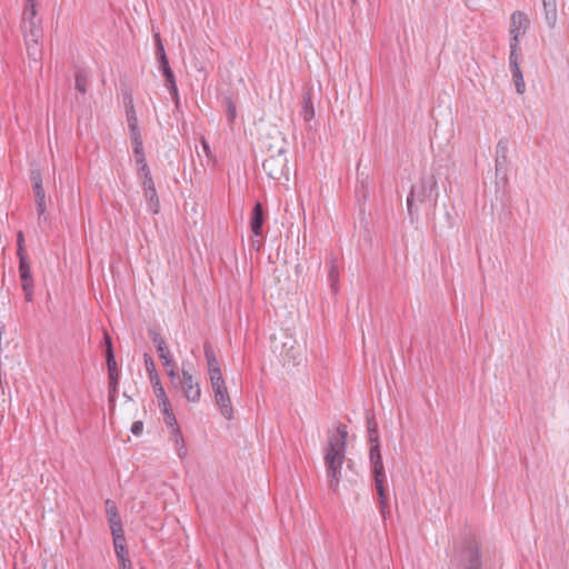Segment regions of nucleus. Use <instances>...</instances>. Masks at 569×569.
Segmentation results:
<instances>
[{
    "label": "nucleus",
    "instance_id": "f8f14e48",
    "mask_svg": "<svg viewBox=\"0 0 569 569\" xmlns=\"http://www.w3.org/2000/svg\"><path fill=\"white\" fill-rule=\"evenodd\" d=\"M509 64H510V70L512 73V79L515 82L516 91H517V93L522 94L526 91V83L523 80L522 71L519 66V57H518L517 51H510Z\"/></svg>",
    "mask_w": 569,
    "mask_h": 569
},
{
    "label": "nucleus",
    "instance_id": "aec40b11",
    "mask_svg": "<svg viewBox=\"0 0 569 569\" xmlns=\"http://www.w3.org/2000/svg\"><path fill=\"white\" fill-rule=\"evenodd\" d=\"M542 7L547 26L551 29L555 28L557 24L556 0H542Z\"/></svg>",
    "mask_w": 569,
    "mask_h": 569
},
{
    "label": "nucleus",
    "instance_id": "8fccbe9b",
    "mask_svg": "<svg viewBox=\"0 0 569 569\" xmlns=\"http://www.w3.org/2000/svg\"><path fill=\"white\" fill-rule=\"evenodd\" d=\"M208 371H209L210 380H213L216 378H218V379L223 378L220 368L208 369Z\"/></svg>",
    "mask_w": 569,
    "mask_h": 569
},
{
    "label": "nucleus",
    "instance_id": "b1692460",
    "mask_svg": "<svg viewBox=\"0 0 569 569\" xmlns=\"http://www.w3.org/2000/svg\"><path fill=\"white\" fill-rule=\"evenodd\" d=\"M31 22H41V19L37 18V3H26L22 24H29Z\"/></svg>",
    "mask_w": 569,
    "mask_h": 569
},
{
    "label": "nucleus",
    "instance_id": "1a4fd4ad",
    "mask_svg": "<svg viewBox=\"0 0 569 569\" xmlns=\"http://www.w3.org/2000/svg\"><path fill=\"white\" fill-rule=\"evenodd\" d=\"M529 26V20L523 12H513L511 16V51H517L519 46V37L525 34Z\"/></svg>",
    "mask_w": 569,
    "mask_h": 569
},
{
    "label": "nucleus",
    "instance_id": "c9c22d12",
    "mask_svg": "<svg viewBox=\"0 0 569 569\" xmlns=\"http://www.w3.org/2000/svg\"><path fill=\"white\" fill-rule=\"evenodd\" d=\"M328 278H329L332 290L337 291L338 270L333 263H331V266H330Z\"/></svg>",
    "mask_w": 569,
    "mask_h": 569
},
{
    "label": "nucleus",
    "instance_id": "58836bf2",
    "mask_svg": "<svg viewBox=\"0 0 569 569\" xmlns=\"http://www.w3.org/2000/svg\"><path fill=\"white\" fill-rule=\"evenodd\" d=\"M162 76L166 79L167 88L170 87V86H174L176 84V77H174V73H173L172 69L164 70L162 72Z\"/></svg>",
    "mask_w": 569,
    "mask_h": 569
},
{
    "label": "nucleus",
    "instance_id": "37998d69",
    "mask_svg": "<svg viewBox=\"0 0 569 569\" xmlns=\"http://www.w3.org/2000/svg\"><path fill=\"white\" fill-rule=\"evenodd\" d=\"M415 197H416V193H415V190L411 189L408 198H407V208H408V212H409V216L412 218L413 217V201H415Z\"/></svg>",
    "mask_w": 569,
    "mask_h": 569
},
{
    "label": "nucleus",
    "instance_id": "79ce46f5",
    "mask_svg": "<svg viewBox=\"0 0 569 569\" xmlns=\"http://www.w3.org/2000/svg\"><path fill=\"white\" fill-rule=\"evenodd\" d=\"M142 188H143V192L148 191V190L156 189L151 174L147 176L146 178H142Z\"/></svg>",
    "mask_w": 569,
    "mask_h": 569
},
{
    "label": "nucleus",
    "instance_id": "2eb2a0df",
    "mask_svg": "<svg viewBox=\"0 0 569 569\" xmlns=\"http://www.w3.org/2000/svg\"><path fill=\"white\" fill-rule=\"evenodd\" d=\"M367 428H368V437L370 442V451H369V459L371 460V455L373 453V450H378L380 452V445H379V433H378V425L376 422V419L373 416L367 417Z\"/></svg>",
    "mask_w": 569,
    "mask_h": 569
},
{
    "label": "nucleus",
    "instance_id": "7ed1b4c3",
    "mask_svg": "<svg viewBox=\"0 0 569 569\" xmlns=\"http://www.w3.org/2000/svg\"><path fill=\"white\" fill-rule=\"evenodd\" d=\"M271 348L274 353H278L284 360L296 361L300 356L299 348L296 346L295 338L286 330H279L270 338Z\"/></svg>",
    "mask_w": 569,
    "mask_h": 569
},
{
    "label": "nucleus",
    "instance_id": "2f4dec72",
    "mask_svg": "<svg viewBox=\"0 0 569 569\" xmlns=\"http://www.w3.org/2000/svg\"><path fill=\"white\" fill-rule=\"evenodd\" d=\"M118 385H119V373L109 376V400L111 403H113L116 400Z\"/></svg>",
    "mask_w": 569,
    "mask_h": 569
},
{
    "label": "nucleus",
    "instance_id": "49530a36",
    "mask_svg": "<svg viewBox=\"0 0 569 569\" xmlns=\"http://www.w3.org/2000/svg\"><path fill=\"white\" fill-rule=\"evenodd\" d=\"M379 505H380V511H381L382 518L387 519V517L390 515V508H389L387 500L379 501Z\"/></svg>",
    "mask_w": 569,
    "mask_h": 569
},
{
    "label": "nucleus",
    "instance_id": "dca6fc26",
    "mask_svg": "<svg viewBox=\"0 0 569 569\" xmlns=\"http://www.w3.org/2000/svg\"><path fill=\"white\" fill-rule=\"evenodd\" d=\"M104 503H106V512H107L110 530L119 531V529H123L121 518L119 516L116 502L110 499H107Z\"/></svg>",
    "mask_w": 569,
    "mask_h": 569
},
{
    "label": "nucleus",
    "instance_id": "393cba45",
    "mask_svg": "<svg viewBox=\"0 0 569 569\" xmlns=\"http://www.w3.org/2000/svg\"><path fill=\"white\" fill-rule=\"evenodd\" d=\"M131 142L137 164L140 166L142 163H147L143 152L142 137L131 138Z\"/></svg>",
    "mask_w": 569,
    "mask_h": 569
},
{
    "label": "nucleus",
    "instance_id": "c756f323",
    "mask_svg": "<svg viewBox=\"0 0 569 569\" xmlns=\"http://www.w3.org/2000/svg\"><path fill=\"white\" fill-rule=\"evenodd\" d=\"M204 357L207 360L208 369L220 368L218 359L210 346H204Z\"/></svg>",
    "mask_w": 569,
    "mask_h": 569
},
{
    "label": "nucleus",
    "instance_id": "ddd939ff",
    "mask_svg": "<svg viewBox=\"0 0 569 569\" xmlns=\"http://www.w3.org/2000/svg\"><path fill=\"white\" fill-rule=\"evenodd\" d=\"M127 123L130 131V138L141 137L139 130V121L136 114L132 98L130 96L124 99Z\"/></svg>",
    "mask_w": 569,
    "mask_h": 569
},
{
    "label": "nucleus",
    "instance_id": "20e7f679",
    "mask_svg": "<svg viewBox=\"0 0 569 569\" xmlns=\"http://www.w3.org/2000/svg\"><path fill=\"white\" fill-rule=\"evenodd\" d=\"M27 53L30 59L38 61L42 56L41 40L43 30L41 22H31L29 24H21Z\"/></svg>",
    "mask_w": 569,
    "mask_h": 569
},
{
    "label": "nucleus",
    "instance_id": "a211bd4d",
    "mask_svg": "<svg viewBox=\"0 0 569 569\" xmlns=\"http://www.w3.org/2000/svg\"><path fill=\"white\" fill-rule=\"evenodd\" d=\"M36 203H37V211H38V220L39 223L42 221H47L46 210H47V201H46V191L43 189V186H36L33 187Z\"/></svg>",
    "mask_w": 569,
    "mask_h": 569
},
{
    "label": "nucleus",
    "instance_id": "0eeeda50",
    "mask_svg": "<svg viewBox=\"0 0 569 569\" xmlns=\"http://www.w3.org/2000/svg\"><path fill=\"white\" fill-rule=\"evenodd\" d=\"M173 385L180 387L188 401L198 402L200 400L201 389L199 382L189 371L182 369V377L178 376V378H176V383Z\"/></svg>",
    "mask_w": 569,
    "mask_h": 569
},
{
    "label": "nucleus",
    "instance_id": "c85d7f7f",
    "mask_svg": "<svg viewBox=\"0 0 569 569\" xmlns=\"http://www.w3.org/2000/svg\"><path fill=\"white\" fill-rule=\"evenodd\" d=\"M88 87V77L83 71H78L76 74V89L84 94Z\"/></svg>",
    "mask_w": 569,
    "mask_h": 569
},
{
    "label": "nucleus",
    "instance_id": "412c9836",
    "mask_svg": "<svg viewBox=\"0 0 569 569\" xmlns=\"http://www.w3.org/2000/svg\"><path fill=\"white\" fill-rule=\"evenodd\" d=\"M159 358L162 361V365L171 380L172 383H176V378H178L177 366L172 359L170 350L164 351L163 353H159Z\"/></svg>",
    "mask_w": 569,
    "mask_h": 569
},
{
    "label": "nucleus",
    "instance_id": "7c9ffc66",
    "mask_svg": "<svg viewBox=\"0 0 569 569\" xmlns=\"http://www.w3.org/2000/svg\"><path fill=\"white\" fill-rule=\"evenodd\" d=\"M113 537L114 551L126 547V538L123 529L111 531Z\"/></svg>",
    "mask_w": 569,
    "mask_h": 569
},
{
    "label": "nucleus",
    "instance_id": "473e14b6",
    "mask_svg": "<svg viewBox=\"0 0 569 569\" xmlns=\"http://www.w3.org/2000/svg\"><path fill=\"white\" fill-rule=\"evenodd\" d=\"M151 339H152L153 345L157 348L158 355L163 353L164 351L169 350V348L167 347V345H166L163 338L160 336V333L152 332Z\"/></svg>",
    "mask_w": 569,
    "mask_h": 569
},
{
    "label": "nucleus",
    "instance_id": "ea45409f",
    "mask_svg": "<svg viewBox=\"0 0 569 569\" xmlns=\"http://www.w3.org/2000/svg\"><path fill=\"white\" fill-rule=\"evenodd\" d=\"M211 382V387H212V390H213V393L219 391V390H223L226 389V382H224V379L223 378H216L213 380H210Z\"/></svg>",
    "mask_w": 569,
    "mask_h": 569
},
{
    "label": "nucleus",
    "instance_id": "f03ea898",
    "mask_svg": "<svg viewBox=\"0 0 569 569\" xmlns=\"http://www.w3.org/2000/svg\"><path fill=\"white\" fill-rule=\"evenodd\" d=\"M461 569H482L480 548L475 538H466L451 559Z\"/></svg>",
    "mask_w": 569,
    "mask_h": 569
},
{
    "label": "nucleus",
    "instance_id": "e433bc0d",
    "mask_svg": "<svg viewBox=\"0 0 569 569\" xmlns=\"http://www.w3.org/2000/svg\"><path fill=\"white\" fill-rule=\"evenodd\" d=\"M30 180L32 182V188L36 187V186H41L42 184L41 171L39 169H37V168L31 169V171H30Z\"/></svg>",
    "mask_w": 569,
    "mask_h": 569
},
{
    "label": "nucleus",
    "instance_id": "13d9d810",
    "mask_svg": "<svg viewBox=\"0 0 569 569\" xmlns=\"http://www.w3.org/2000/svg\"><path fill=\"white\" fill-rule=\"evenodd\" d=\"M425 198H426V194H423L422 197H421L420 194L418 196V200H419L420 202H423V201H425Z\"/></svg>",
    "mask_w": 569,
    "mask_h": 569
},
{
    "label": "nucleus",
    "instance_id": "9d476101",
    "mask_svg": "<svg viewBox=\"0 0 569 569\" xmlns=\"http://www.w3.org/2000/svg\"><path fill=\"white\" fill-rule=\"evenodd\" d=\"M508 141L500 139L496 146L495 171L496 177L507 180L508 172Z\"/></svg>",
    "mask_w": 569,
    "mask_h": 569
},
{
    "label": "nucleus",
    "instance_id": "de8ad7c7",
    "mask_svg": "<svg viewBox=\"0 0 569 569\" xmlns=\"http://www.w3.org/2000/svg\"><path fill=\"white\" fill-rule=\"evenodd\" d=\"M168 90L170 91V94H171L173 101L178 106L179 104V93H178L177 84L168 87Z\"/></svg>",
    "mask_w": 569,
    "mask_h": 569
},
{
    "label": "nucleus",
    "instance_id": "4be33fe9",
    "mask_svg": "<svg viewBox=\"0 0 569 569\" xmlns=\"http://www.w3.org/2000/svg\"><path fill=\"white\" fill-rule=\"evenodd\" d=\"M170 439L174 443L178 457L184 459L188 456V449L180 428H174Z\"/></svg>",
    "mask_w": 569,
    "mask_h": 569
},
{
    "label": "nucleus",
    "instance_id": "6e6d98bb",
    "mask_svg": "<svg viewBox=\"0 0 569 569\" xmlns=\"http://www.w3.org/2000/svg\"><path fill=\"white\" fill-rule=\"evenodd\" d=\"M120 569H131V561L130 558H127V560H119Z\"/></svg>",
    "mask_w": 569,
    "mask_h": 569
},
{
    "label": "nucleus",
    "instance_id": "9b49d317",
    "mask_svg": "<svg viewBox=\"0 0 569 569\" xmlns=\"http://www.w3.org/2000/svg\"><path fill=\"white\" fill-rule=\"evenodd\" d=\"M19 272L26 300L31 301L33 295V279L27 256L21 254V257H19Z\"/></svg>",
    "mask_w": 569,
    "mask_h": 569
},
{
    "label": "nucleus",
    "instance_id": "a878e982",
    "mask_svg": "<svg viewBox=\"0 0 569 569\" xmlns=\"http://www.w3.org/2000/svg\"><path fill=\"white\" fill-rule=\"evenodd\" d=\"M143 194H144V198L147 200L148 209L152 213H158L159 212V208H160V203H159V198H158V194H157V190L156 189L148 190V191H144Z\"/></svg>",
    "mask_w": 569,
    "mask_h": 569
},
{
    "label": "nucleus",
    "instance_id": "4468645a",
    "mask_svg": "<svg viewBox=\"0 0 569 569\" xmlns=\"http://www.w3.org/2000/svg\"><path fill=\"white\" fill-rule=\"evenodd\" d=\"M214 400L220 409L221 415L226 419H231L233 416V409L228 393V389L226 388L223 390L214 392Z\"/></svg>",
    "mask_w": 569,
    "mask_h": 569
},
{
    "label": "nucleus",
    "instance_id": "6ab92c4d",
    "mask_svg": "<svg viewBox=\"0 0 569 569\" xmlns=\"http://www.w3.org/2000/svg\"><path fill=\"white\" fill-rule=\"evenodd\" d=\"M301 117L305 121L309 122L315 118V107L312 102V92L311 90H307L303 93L302 102H301Z\"/></svg>",
    "mask_w": 569,
    "mask_h": 569
},
{
    "label": "nucleus",
    "instance_id": "cd10ccee",
    "mask_svg": "<svg viewBox=\"0 0 569 569\" xmlns=\"http://www.w3.org/2000/svg\"><path fill=\"white\" fill-rule=\"evenodd\" d=\"M143 360H144V367L148 372L149 379L154 380L159 375L157 372L153 359L148 353H144Z\"/></svg>",
    "mask_w": 569,
    "mask_h": 569
},
{
    "label": "nucleus",
    "instance_id": "3c124183",
    "mask_svg": "<svg viewBox=\"0 0 569 569\" xmlns=\"http://www.w3.org/2000/svg\"><path fill=\"white\" fill-rule=\"evenodd\" d=\"M201 147H202V151L206 153V156L208 158H211L212 154H211L210 146H209L208 141L203 137L201 138Z\"/></svg>",
    "mask_w": 569,
    "mask_h": 569
},
{
    "label": "nucleus",
    "instance_id": "c03bdc74",
    "mask_svg": "<svg viewBox=\"0 0 569 569\" xmlns=\"http://www.w3.org/2000/svg\"><path fill=\"white\" fill-rule=\"evenodd\" d=\"M130 431L134 435V436H140L143 431V422L138 420V421H134L130 428Z\"/></svg>",
    "mask_w": 569,
    "mask_h": 569
},
{
    "label": "nucleus",
    "instance_id": "4c0bfd02",
    "mask_svg": "<svg viewBox=\"0 0 569 569\" xmlns=\"http://www.w3.org/2000/svg\"><path fill=\"white\" fill-rule=\"evenodd\" d=\"M17 246H18V250H17V254H18V257H21V254H22V256H27V253H26V247H24V237H23L22 231H19V232H18V236H17Z\"/></svg>",
    "mask_w": 569,
    "mask_h": 569
},
{
    "label": "nucleus",
    "instance_id": "4d7b16f0",
    "mask_svg": "<svg viewBox=\"0 0 569 569\" xmlns=\"http://www.w3.org/2000/svg\"><path fill=\"white\" fill-rule=\"evenodd\" d=\"M160 407H161V410H162L164 417L168 416V413L169 415L173 413L169 401H168L167 406H160Z\"/></svg>",
    "mask_w": 569,
    "mask_h": 569
},
{
    "label": "nucleus",
    "instance_id": "423d86ee",
    "mask_svg": "<svg viewBox=\"0 0 569 569\" xmlns=\"http://www.w3.org/2000/svg\"><path fill=\"white\" fill-rule=\"evenodd\" d=\"M262 168L269 178L273 180H281L284 178L289 180V168L287 154L267 156L262 163Z\"/></svg>",
    "mask_w": 569,
    "mask_h": 569
},
{
    "label": "nucleus",
    "instance_id": "6e6552de",
    "mask_svg": "<svg viewBox=\"0 0 569 569\" xmlns=\"http://www.w3.org/2000/svg\"><path fill=\"white\" fill-rule=\"evenodd\" d=\"M371 468H372V473L375 477L376 489H377V492L379 496V501L387 500L386 490H385V486H383L385 478H386L385 467H383L381 453H379L378 450H376V449L373 450V453L371 455Z\"/></svg>",
    "mask_w": 569,
    "mask_h": 569
},
{
    "label": "nucleus",
    "instance_id": "bf43d9fd",
    "mask_svg": "<svg viewBox=\"0 0 569 569\" xmlns=\"http://www.w3.org/2000/svg\"><path fill=\"white\" fill-rule=\"evenodd\" d=\"M27 3H37V0H27Z\"/></svg>",
    "mask_w": 569,
    "mask_h": 569
},
{
    "label": "nucleus",
    "instance_id": "f3484780",
    "mask_svg": "<svg viewBox=\"0 0 569 569\" xmlns=\"http://www.w3.org/2000/svg\"><path fill=\"white\" fill-rule=\"evenodd\" d=\"M263 221V207L260 202H257L252 209L250 219V228L256 236H260L262 233Z\"/></svg>",
    "mask_w": 569,
    "mask_h": 569
},
{
    "label": "nucleus",
    "instance_id": "a18cd8bd",
    "mask_svg": "<svg viewBox=\"0 0 569 569\" xmlns=\"http://www.w3.org/2000/svg\"><path fill=\"white\" fill-rule=\"evenodd\" d=\"M164 421L171 428V433L174 431V428H179L173 413H168V416L164 417Z\"/></svg>",
    "mask_w": 569,
    "mask_h": 569
},
{
    "label": "nucleus",
    "instance_id": "72a5a7b5",
    "mask_svg": "<svg viewBox=\"0 0 569 569\" xmlns=\"http://www.w3.org/2000/svg\"><path fill=\"white\" fill-rule=\"evenodd\" d=\"M106 359H107V367H108V376H112V375L119 373L118 369H117V362H116V359H114L113 351L109 350L108 355H106Z\"/></svg>",
    "mask_w": 569,
    "mask_h": 569
},
{
    "label": "nucleus",
    "instance_id": "f704fd0d",
    "mask_svg": "<svg viewBox=\"0 0 569 569\" xmlns=\"http://www.w3.org/2000/svg\"><path fill=\"white\" fill-rule=\"evenodd\" d=\"M226 107H227V118H228L229 122H233L237 117V108L231 98L226 99Z\"/></svg>",
    "mask_w": 569,
    "mask_h": 569
},
{
    "label": "nucleus",
    "instance_id": "5fc2aeb1",
    "mask_svg": "<svg viewBox=\"0 0 569 569\" xmlns=\"http://www.w3.org/2000/svg\"><path fill=\"white\" fill-rule=\"evenodd\" d=\"M118 560H127L129 558L128 549L124 547L116 551Z\"/></svg>",
    "mask_w": 569,
    "mask_h": 569
},
{
    "label": "nucleus",
    "instance_id": "bb28decb",
    "mask_svg": "<svg viewBox=\"0 0 569 569\" xmlns=\"http://www.w3.org/2000/svg\"><path fill=\"white\" fill-rule=\"evenodd\" d=\"M154 395L159 401V406H167L168 405V397L166 395V391L160 382L159 376L154 380H150Z\"/></svg>",
    "mask_w": 569,
    "mask_h": 569
},
{
    "label": "nucleus",
    "instance_id": "603ef678",
    "mask_svg": "<svg viewBox=\"0 0 569 569\" xmlns=\"http://www.w3.org/2000/svg\"><path fill=\"white\" fill-rule=\"evenodd\" d=\"M139 174L141 178H146L147 176H150V169L147 163H142L139 166Z\"/></svg>",
    "mask_w": 569,
    "mask_h": 569
},
{
    "label": "nucleus",
    "instance_id": "5701e85b",
    "mask_svg": "<svg viewBox=\"0 0 569 569\" xmlns=\"http://www.w3.org/2000/svg\"><path fill=\"white\" fill-rule=\"evenodd\" d=\"M156 54L161 72L171 69L159 33L156 34Z\"/></svg>",
    "mask_w": 569,
    "mask_h": 569
},
{
    "label": "nucleus",
    "instance_id": "09e8293b",
    "mask_svg": "<svg viewBox=\"0 0 569 569\" xmlns=\"http://www.w3.org/2000/svg\"><path fill=\"white\" fill-rule=\"evenodd\" d=\"M168 90L170 91V94H171L173 101L178 106L179 104V93H178L177 84L168 87Z\"/></svg>",
    "mask_w": 569,
    "mask_h": 569
},
{
    "label": "nucleus",
    "instance_id": "f257e3e1",
    "mask_svg": "<svg viewBox=\"0 0 569 569\" xmlns=\"http://www.w3.org/2000/svg\"><path fill=\"white\" fill-rule=\"evenodd\" d=\"M348 431L345 425H339L337 435L329 437L325 455L328 485L332 491H337L341 478V468L346 456V440Z\"/></svg>",
    "mask_w": 569,
    "mask_h": 569
},
{
    "label": "nucleus",
    "instance_id": "39448f33",
    "mask_svg": "<svg viewBox=\"0 0 569 569\" xmlns=\"http://www.w3.org/2000/svg\"><path fill=\"white\" fill-rule=\"evenodd\" d=\"M261 149L267 156L283 154L288 152V141L277 128H271L261 137Z\"/></svg>",
    "mask_w": 569,
    "mask_h": 569
},
{
    "label": "nucleus",
    "instance_id": "864d4df0",
    "mask_svg": "<svg viewBox=\"0 0 569 569\" xmlns=\"http://www.w3.org/2000/svg\"><path fill=\"white\" fill-rule=\"evenodd\" d=\"M104 346H106V355H108V351H113V348H112V340H111V337L104 332Z\"/></svg>",
    "mask_w": 569,
    "mask_h": 569
},
{
    "label": "nucleus",
    "instance_id": "a19ab883",
    "mask_svg": "<svg viewBox=\"0 0 569 569\" xmlns=\"http://www.w3.org/2000/svg\"><path fill=\"white\" fill-rule=\"evenodd\" d=\"M437 186V181L435 179V177H430L429 179H426L422 181V189H423V192L426 193V190L429 189V192L431 193L433 191V189L436 188Z\"/></svg>",
    "mask_w": 569,
    "mask_h": 569
}]
</instances>
